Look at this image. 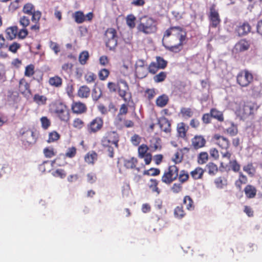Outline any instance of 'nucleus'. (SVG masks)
<instances>
[{"mask_svg":"<svg viewBox=\"0 0 262 262\" xmlns=\"http://www.w3.org/2000/svg\"><path fill=\"white\" fill-rule=\"evenodd\" d=\"M206 169L208 174L212 176L215 175L219 171L217 165L213 162H209L206 165Z\"/></svg>","mask_w":262,"mask_h":262,"instance_id":"36","label":"nucleus"},{"mask_svg":"<svg viewBox=\"0 0 262 262\" xmlns=\"http://www.w3.org/2000/svg\"><path fill=\"white\" fill-rule=\"evenodd\" d=\"M85 125L84 121L80 118H76L73 120L72 125L77 129H82Z\"/></svg>","mask_w":262,"mask_h":262,"instance_id":"46","label":"nucleus"},{"mask_svg":"<svg viewBox=\"0 0 262 262\" xmlns=\"http://www.w3.org/2000/svg\"><path fill=\"white\" fill-rule=\"evenodd\" d=\"M128 112V107L125 104H123L121 105L119 109V113L117 116V119L119 122L122 121V116L125 115Z\"/></svg>","mask_w":262,"mask_h":262,"instance_id":"42","label":"nucleus"},{"mask_svg":"<svg viewBox=\"0 0 262 262\" xmlns=\"http://www.w3.org/2000/svg\"><path fill=\"white\" fill-rule=\"evenodd\" d=\"M119 96L125 102H128L132 99L131 93L129 92V86L127 82L123 79L118 81L117 90Z\"/></svg>","mask_w":262,"mask_h":262,"instance_id":"11","label":"nucleus"},{"mask_svg":"<svg viewBox=\"0 0 262 262\" xmlns=\"http://www.w3.org/2000/svg\"><path fill=\"white\" fill-rule=\"evenodd\" d=\"M75 21L78 24H81L85 21V16L81 11H76L74 15Z\"/></svg>","mask_w":262,"mask_h":262,"instance_id":"48","label":"nucleus"},{"mask_svg":"<svg viewBox=\"0 0 262 262\" xmlns=\"http://www.w3.org/2000/svg\"><path fill=\"white\" fill-rule=\"evenodd\" d=\"M110 72L108 70L103 68L101 69L98 72L99 79L102 81L105 80L108 77Z\"/></svg>","mask_w":262,"mask_h":262,"instance_id":"52","label":"nucleus"},{"mask_svg":"<svg viewBox=\"0 0 262 262\" xmlns=\"http://www.w3.org/2000/svg\"><path fill=\"white\" fill-rule=\"evenodd\" d=\"M179 182L182 184L185 183L187 182L189 179V175L188 172L185 170H182L180 171V173H178V177Z\"/></svg>","mask_w":262,"mask_h":262,"instance_id":"37","label":"nucleus"},{"mask_svg":"<svg viewBox=\"0 0 262 262\" xmlns=\"http://www.w3.org/2000/svg\"><path fill=\"white\" fill-rule=\"evenodd\" d=\"M251 27L250 24L247 22L240 23L235 29V32L239 36H242L248 34L250 32Z\"/></svg>","mask_w":262,"mask_h":262,"instance_id":"19","label":"nucleus"},{"mask_svg":"<svg viewBox=\"0 0 262 262\" xmlns=\"http://www.w3.org/2000/svg\"><path fill=\"white\" fill-rule=\"evenodd\" d=\"M49 83L52 86L60 88L62 84V79L58 76H54L49 78Z\"/></svg>","mask_w":262,"mask_h":262,"instance_id":"32","label":"nucleus"},{"mask_svg":"<svg viewBox=\"0 0 262 262\" xmlns=\"http://www.w3.org/2000/svg\"><path fill=\"white\" fill-rule=\"evenodd\" d=\"M137 28L140 32L146 34L154 33L157 30V23L154 18L145 15L140 18Z\"/></svg>","mask_w":262,"mask_h":262,"instance_id":"5","label":"nucleus"},{"mask_svg":"<svg viewBox=\"0 0 262 262\" xmlns=\"http://www.w3.org/2000/svg\"><path fill=\"white\" fill-rule=\"evenodd\" d=\"M28 34L29 32L27 28H22L19 31L18 30L17 37L19 39H24L28 36Z\"/></svg>","mask_w":262,"mask_h":262,"instance_id":"61","label":"nucleus"},{"mask_svg":"<svg viewBox=\"0 0 262 262\" xmlns=\"http://www.w3.org/2000/svg\"><path fill=\"white\" fill-rule=\"evenodd\" d=\"M60 138L59 134L56 131H53L49 133L48 142H53L58 140Z\"/></svg>","mask_w":262,"mask_h":262,"instance_id":"57","label":"nucleus"},{"mask_svg":"<svg viewBox=\"0 0 262 262\" xmlns=\"http://www.w3.org/2000/svg\"><path fill=\"white\" fill-rule=\"evenodd\" d=\"M174 215L176 218L179 219H181L185 216V213L183 209V207L182 205L178 206L175 208L174 210Z\"/></svg>","mask_w":262,"mask_h":262,"instance_id":"43","label":"nucleus"},{"mask_svg":"<svg viewBox=\"0 0 262 262\" xmlns=\"http://www.w3.org/2000/svg\"><path fill=\"white\" fill-rule=\"evenodd\" d=\"M22 12L27 15L31 16V21H36L40 19L42 13L39 10H36L34 5L28 3L23 6Z\"/></svg>","mask_w":262,"mask_h":262,"instance_id":"12","label":"nucleus"},{"mask_svg":"<svg viewBox=\"0 0 262 262\" xmlns=\"http://www.w3.org/2000/svg\"><path fill=\"white\" fill-rule=\"evenodd\" d=\"M138 162V161L137 158L132 157L130 159H126L124 161V166L127 169L136 168L138 171H139V168L136 167Z\"/></svg>","mask_w":262,"mask_h":262,"instance_id":"27","label":"nucleus"},{"mask_svg":"<svg viewBox=\"0 0 262 262\" xmlns=\"http://www.w3.org/2000/svg\"><path fill=\"white\" fill-rule=\"evenodd\" d=\"M34 68V66L32 64L26 66L25 68V75L28 77L32 76L35 73Z\"/></svg>","mask_w":262,"mask_h":262,"instance_id":"55","label":"nucleus"},{"mask_svg":"<svg viewBox=\"0 0 262 262\" xmlns=\"http://www.w3.org/2000/svg\"><path fill=\"white\" fill-rule=\"evenodd\" d=\"M40 122L41 124V127L44 129H47L51 125V121L47 117L44 116L40 118Z\"/></svg>","mask_w":262,"mask_h":262,"instance_id":"60","label":"nucleus"},{"mask_svg":"<svg viewBox=\"0 0 262 262\" xmlns=\"http://www.w3.org/2000/svg\"><path fill=\"white\" fill-rule=\"evenodd\" d=\"M150 184L148 187L152 192H156L159 194L161 192L160 189L158 187L159 181L155 179H150L149 180Z\"/></svg>","mask_w":262,"mask_h":262,"instance_id":"35","label":"nucleus"},{"mask_svg":"<svg viewBox=\"0 0 262 262\" xmlns=\"http://www.w3.org/2000/svg\"><path fill=\"white\" fill-rule=\"evenodd\" d=\"M77 153V149L75 147H71L68 149L65 154L66 157L72 158L74 157Z\"/></svg>","mask_w":262,"mask_h":262,"instance_id":"64","label":"nucleus"},{"mask_svg":"<svg viewBox=\"0 0 262 262\" xmlns=\"http://www.w3.org/2000/svg\"><path fill=\"white\" fill-rule=\"evenodd\" d=\"M244 192L246 198L248 199H253L256 195L257 189L255 186L249 184L245 187Z\"/></svg>","mask_w":262,"mask_h":262,"instance_id":"25","label":"nucleus"},{"mask_svg":"<svg viewBox=\"0 0 262 262\" xmlns=\"http://www.w3.org/2000/svg\"><path fill=\"white\" fill-rule=\"evenodd\" d=\"M149 147L145 144L140 145L138 148V157L140 159H143L146 165H149L152 160V155L148 152Z\"/></svg>","mask_w":262,"mask_h":262,"instance_id":"15","label":"nucleus"},{"mask_svg":"<svg viewBox=\"0 0 262 262\" xmlns=\"http://www.w3.org/2000/svg\"><path fill=\"white\" fill-rule=\"evenodd\" d=\"M19 91L25 97H29L31 95V90L30 84L25 78H21L19 81Z\"/></svg>","mask_w":262,"mask_h":262,"instance_id":"17","label":"nucleus"},{"mask_svg":"<svg viewBox=\"0 0 262 262\" xmlns=\"http://www.w3.org/2000/svg\"><path fill=\"white\" fill-rule=\"evenodd\" d=\"M87 110L86 105L81 101H73L71 104V110L75 114L85 113Z\"/></svg>","mask_w":262,"mask_h":262,"instance_id":"16","label":"nucleus"},{"mask_svg":"<svg viewBox=\"0 0 262 262\" xmlns=\"http://www.w3.org/2000/svg\"><path fill=\"white\" fill-rule=\"evenodd\" d=\"M161 140L158 137H154L150 141L149 147L152 151L160 150L162 148Z\"/></svg>","mask_w":262,"mask_h":262,"instance_id":"31","label":"nucleus"},{"mask_svg":"<svg viewBox=\"0 0 262 262\" xmlns=\"http://www.w3.org/2000/svg\"><path fill=\"white\" fill-rule=\"evenodd\" d=\"M136 17L133 14H130L126 17V24L130 28H134L135 27Z\"/></svg>","mask_w":262,"mask_h":262,"instance_id":"58","label":"nucleus"},{"mask_svg":"<svg viewBox=\"0 0 262 262\" xmlns=\"http://www.w3.org/2000/svg\"><path fill=\"white\" fill-rule=\"evenodd\" d=\"M182 117L185 118H190L193 116V111L190 108L182 107L180 110Z\"/></svg>","mask_w":262,"mask_h":262,"instance_id":"53","label":"nucleus"},{"mask_svg":"<svg viewBox=\"0 0 262 262\" xmlns=\"http://www.w3.org/2000/svg\"><path fill=\"white\" fill-rule=\"evenodd\" d=\"M23 140L29 144L35 143L37 140L35 133L31 129H28L22 134Z\"/></svg>","mask_w":262,"mask_h":262,"instance_id":"20","label":"nucleus"},{"mask_svg":"<svg viewBox=\"0 0 262 262\" xmlns=\"http://www.w3.org/2000/svg\"><path fill=\"white\" fill-rule=\"evenodd\" d=\"M183 159V154L180 152L179 149L174 154L172 158V161L176 163H180Z\"/></svg>","mask_w":262,"mask_h":262,"instance_id":"59","label":"nucleus"},{"mask_svg":"<svg viewBox=\"0 0 262 262\" xmlns=\"http://www.w3.org/2000/svg\"><path fill=\"white\" fill-rule=\"evenodd\" d=\"M84 78L87 83H92L95 82L97 76L92 72H88L84 75Z\"/></svg>","mask_w":262,"mask_h":262,"instance_id":"44","label":"nucleus"},{"mask_svg":"<svg viewBox=\"0 0 262 262\" xmlns=\"http://www.w3.org/2000/svg\"><path fill=\"white\" fill-rule=\"evenodd\" d=\"M205 170L200 167H197L190 172L191 178L195 180L202 179Z\"/></svg>","mask_w":262,"mask_h":262,"instance_id":"28","label":"nucleus"},{"mask_svg":"<svg viewBox=\"0 0 262 262\" xmlns=\"http://www.w3.org/2000/svg\"><path fill=\"white\" fill-rule=\"evenodd\" d=\"M97 158L98 154L95 151H91L85 155L84 161L89 164H94Z\"/></svg>","mask_w":262,"mask_h":262,"instance_id":"29","label":"nucleus"},{"mask_svg":"<svg viewBox=\"0 0 262 262\" xmlns=\"http://www.w3.org/2000/svg\"><path fill=\"white\" fill-rule=\"evenodd\" d=\"M208 17L210 22V26L212 28H216L221 22L218 10L216 9L214 5L210 7Z\"/></svg>","mask_w":262,"mask_h":262,"instance_id":"14","label":"nucleus"},{"mask_svg":"<svg viewBox=\"0 0 262 262\" xmlns=\"http://www.w3.org/2000/svg\"><path fill=\"white\" fill-rule=\"evenodd\" d=\"M167 76V73L164 71H161L158 74L155 75L153 77L154 81L156 83L162 82L164 81Z\"/></svg>","mask_w":262,"mask_h":262,"instance_id":"39","label":"nucleus"},{"mask_svg":"<svg viewBox=\"0 0 262 262\" xmlns=\"http://www.w3.org/2000/svg\"><path fill=\"white\" fill-rule=\"evenodd\" d=\"M208 160V154L207 152H201L198 157V162L199 164H204Z\"/></svg>","mask_w":262,"mask_h":262,"instance_id":"49","label":"nucleus"},{"mask_svg":"<svg viewBox=\"0 0 262 262\" xmlns=\"http://www.w3.org/2000/svg\"><path fill=\"white\" fill-rule=\"evenodd\" d=\"M188 128L189 126L184 122L178 123L177 125V136L182 139H185Z\"/></svg>","mask_w":262,"mask_h":262,"instance_id":"22","label":"nucleus"},{"mask_svg":"<svg viewBox=\"0 0 262 262\" xmlns=\"http://www.w3.org/2000/svg\"><path fill=\"white\" fill-rule=\"evenodd\" d=\"M247 182V178L243 173H240L239 178L235 182V185L238 189H241L242 184H245Z\"/></svg>","mask_w":262,"mask_h":262,"instance_id":"41","label":"nucleus"},{"mask_svg":"<svg viewBox=\"0 0 262 262\" xmlns=\"http://www.w3.org/2000/svg\"><path fill=\"white\" fill-rule=\"evenodd\" d=\"M168 101V97L165 94H163L157 98L156 103L158 106L163 107L167 104Z\"/></svg>","mask_w":262,"mask_h":262,"instance_id":"33","label":"nucleus"},{"mask_svg":"<svg viewBox=\"0 0 262 262\" xmlns=\"http://www.w3.org/2000/svg\"><path fill=\"white\" fill-rule=\"evenodd\" d=\"M89 58V53L87 51H83L81 52L79 56V61L82 65H84L86 63L88 60Z\"/></svg>","mask_w":262,"mask_h":262,"instance_id":"47","label":"nucleus"},{"mask_svg":"<svg viewBox=\"0 0 262 262\" xmlns=\"http://www.w3.org/2000/svg\"><path fill=\"white\" fill-rule=\"evenodd\" d=\"M160 173V170L157 168H150L143 171V174L148 176H157Z\"/></svg>","mask_w":262,"mask_h":262,"instance_id":"50","label":"nucleus"},{"mask_svg":"<svg viewBox=\"0 0 262 262\" xmlns=\"http://www.w3.org/2000/svg\"><path fill=\"white\" fill-rule=\"evenodd\" d=\"M259 106L255 102L247 101L239 105L236 110V115L242 119H246L251 117L253 118Z\"/></svg>","mask_w":262,"mask_h":262,"instance_id":"3","label":"nucleus"},{"mask_svg":"<svg viewBox=\"0 0 262 262\" xmlns=\"http://www.w3.org/2000/svg\"><path fill=\"white\" fill-rule=\"evenodd\" d=\"M213 140L221 149V154L223 158H226L230 160L232 153L229 150L230 146L229 140L219 134H215L213 137Z\"/></svg>","mask_w":262,"mask_h":262,"instance_id":"6","label":"nucleus"},{"mask_svg":"<svg viewBox=\"0 0 262 262\" xmlns=\"http://www.w3.org/2000/svg\"><path fill=\"white\" fill-rule=\"evenodd\" d=\"M45 156L47 158H51L55 155V152L52 147H46L43 149Z\"/></svg>","mask_w":262,"mask_h":262,"instance_id":"62","label":"nucleus"},{"mask_svg":"<svg viewBox=\"0 0 262 262\" xmlns=\"http://www.w3.org/2000/svg\"><path fill=\"white\" fill-rule=\"evenodd\" d=\"M183 184L180 182L174 183L170 188L171 191L174 193H178L183 189Z\"/></svg>","mask_w":262,"mask_h":262,"instance_id":"54","label":"nucleus"},{"mask_svg":"<svg viewBox=\"0 0 262 262\" xmlns=\"http://www.w3.org/2000/svg\"><path fill=\"white\" fill-rule=\"evenodd\" d=\"M186 38L187 33L183 28L171 26L164 33L163 45L167 50L178 53L183 50Z\"/></svg>","mask_w":262,"mask_h":262,"instance_id":"1","label":"nucleus"},{"mask_svg":"<svg viewBox=\"0 0 262 262\" xmlns=\"http://www.w3.org/2000/svg\"><path fill=\"white\" fill-rule=\"evenodd\" d=\"M120 136L117 131L109 130L105 133L100 139L101 147L107 152L108 156L113 158L115 148H118Z\"/></svg>","mask_w":262,"mask_h":262,"instance_id":"2","label":"nucleus"},{"mask_svg":"<svg viewBox=\"0 0 262 262\" xmlns=\"http://www.w3.org/2000/svg\"><path fill=\"white\" fill-rule=\"evenodd\" d=\"M103 126V119L100 116H97L86 124L85 129L88 134L95 135L100 132Z\"/></svg>","mask_w":262,"mask_h":262,"instance_id":"7","label":"nucleus"},{"mask_svg":"<svg viewBox=\"0 0 262 262\" xmlns=\"http://www.w3.org/2000/svg\"><path fill=\"white\" fill-rule=\"evenodd\" d=\"M210 113L212 118L216 119L220 122H223L224 121V118L222 112L218 111L216 108H213L210 110Z\"/></svg>","mask_w":262,"mask_h":262,"instance_id":"34","label":"nucleus"},{"mask_svg":"<svg viewBox=\"0 0 262 262\" xmlns=\"http://www.w3.org/2000/svg\"><path fill=\"white\" fill-rule=\"evenodd\" d=\"M158 124L162 131L166 133H170L171 132V124L167 118H163L159 119Z\"/></svg>","mask_w":262,"mask_h":262,"instance_id":"23","label":"nucleus"},{"mask_svg":"<svg viewBox=\"0 0 262 262\" xmlns=\"http://www.w3.org/2000/svg\"><path fill=\"white\" fill-rule=\"evenodd\" d=\"M229 164V166L233 171L238 172L240 170L241 166L236 160H230Z\"/></svg>","mask_w":262,"mask_h":262,"instance_id":"63","label":"nucleus"},{"mask_svg":"<svg viewBox=\"0 0 262 262\" xmlns=\"http://www.w3.org/2000/svg\"><path fill=\"white\" fill-rule=\"evenodd\" d=\"M55 117L61 122L68 123L71 119V114L68 106L61 101L55 102L52 104Z\"/></svg>","mask_w":262,"mask_h":262,"instance_id":"4","label":"nucleus"},{"mask_svg":"<svg viewBox=\"0 0 262 262\" xmlns=\"http://www.w3.org/2000/svg\"><path fill=\"white\" fill-rule=\"evenodd\" d=\"M179 167L176 165H169L167 169L164 172L161 177V181L167 185H170L178 179Z\"/></svg>","mask_w":262,"mask_h":262,"instance_id":"9","label":"nucleus"},{"mask_svg":"<svg viewBox=\"0 0 262 262\" xmlns=\"http://www.w3.org/2000/svg\"><path fill=\"white\" fill-rule=\"evenodd\" d=\"M167 61L163 57L157 56L156 61L151 62L148 66L147 69L150 73L155 74L159 70L164 69L167 67Z\"/></svg>","mask_w":262,"mask_h":262,"instance_id":"13","label":"nucleus"},{"mask_svg":"<svg viewBox=\"0 0 262 262\" xmlns=\"http://www.w3.org/2000/svg\"><path fill=\"white\" fill-rule=\"evenodd\" d=\"M104 40L105 46L110 50L114 51L117 46L118 36L116 30L112 28L105 31Z\"/></svg>","mask_w":262,"mask_h":262,"instance_id":"8","label":"nucleus"},{"mask_svg":"<svg viewBox=\"0 0 262 262\" xmlns=\"http://www.w3.org/2000/svg\"><path fill=\"white\" fill-rule=\"evenodd\" d=\"M5 32L7 38L12 40L17 37L18 27L16 26L9 27L6 29Z\"/></svg>","mask_w":262,"mask_h":262,"instance_id":"24","label":"nucleus"},{"mask_svg":"<svg viewBox=\"0 0 262 262\" xmlns=\"http://www.w3.org/2000/svg\"><path fill=\"white\" fill-rule=\"evenodd\" d=\"M216 187L218 189H223L228 185V180L225 177L216 178L214 181Z\"/></svg>","mask_w":262,"mask_h":262,"instance_id":"30","label":"nucleus"},{"mask_svg":"<svg viewBox=\"0 0 262 262\" xmlns=\"http://www.w3.org/2000/svg\"><path fill=\"white\" fill-rule=\"evenodd\" d=\"M183 203L186 205L187 209L189 210H193L194 208L193 201L189 195H186L183 199Z\"/></svg>","mask_w":262,"mask_h":262,"instance_id":"45","label":"nucleus"},{"mask_svg":"<svg viewBox=\"0 0 262 262\" xmlns=\"http://www.w3.org/2000/svg\"><path fill=\"white\" fill-rule=\"evenodd\" d=\"M136 76L140 79H142L147 75V68L145 67L135 68Z\"/></svg>","mask_w":262,"mask_h":262,"instance_id":"38","label":"nucleus"},{"mask_svg":"<svg viewBox=\"0 0 262 262\" xmlns=\"http://www.w3.org/2000/svg\"><path fill=\"white\" fill-rule=\"evenodd\" d=\"M23 0H15L12 2L9 6V10L12 12L15 11L19 8V3Z\"/></svg>","mask_w":262,"mask_h":262,"instance_id":"56","label":"nucleus"},{"mask_svg":"<svg viewBox=\"0 0 262 262\" xmlns=\"http://www.w3.org/2000/svg\"><path fill=\"white\" fill-rule=\"evenodd\" d=\"M33 101L38 105H45L46 104L47 98L46 96L35 94L33 97Z\"/></svg>","mask_w":262,"mask_h":262,"instance_id":"40","label":"nucleus"},{"mask_svg":"<svg viewBox=\"0 0 262 262\" xmlns=\"http://www.w3.org/2000/svg\"><path fill=\"white\" fill-rule=\"evenodd\" d=\"M191 145L195 149L201 148L205 146L206 139L202 135H195L191 139Z\"/></svg>","mask_w":262,"mask_h":262,"instance_id":"18","label":"nucleus"},{"mask_svg":"<svg viewBox=\"0 0 262 262\" xmlns=\"http://www.w3.org/2000/svg\"><path fill=\"white\" fill-rule=\"evenodd\" d=\"M250 46V43L247 40L242 39L235 45L234 50L236 52H242L248 50Z\"/></svg>","mask_w":262,"mask_h":262,"instance_id":"21","label":"nucleus"},{"mask_svg":"<svg viewBox=\"0 0 262 262\" xmlns=\"http://www.w3.org/2000/svg\"><path fill=\"white\" fill-rule=\"evenodd\" d=\"M91 93V90L89 86L84 85L79 87L77 91V96L81 98H88Z\"/></svg>","mask_w":262,"mask_h":262,"instance_id":"26","label":"nucleus"},{"mask_svg":"<svg viewBox=\"0 0 262 262\" xmlns=\"http://www.w3.org/2000/svg\"><path fill=\"white\" fill-rule=\"evenodd\" d=\"M18 23L22 28H27L30 25V20L28 16L23 15L20 17Z\"/></svg>","mask_w":262,"mask_h":262,"instance_id":"51","label":"nucleus"},{"mask_svg":"<svg viewBox=\"0 0 262 262\" xmlns=\"http://www.w3.org/2000/svg\"><path fill=\"white\" fill-rule=\"evenodd\" d=\"M236 82L242 87L248 86L253 80V74L248 70L239 71L236 77Z\"/></svg>","mask_w":262,"mask_h":262,"instance_id":"10","label":"nucleus"}]
</instances>
